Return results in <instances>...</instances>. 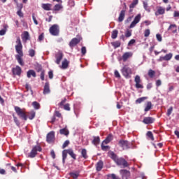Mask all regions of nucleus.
<instances>
[{"mask_svg":"<svg viewBox=\"0 0 179 179\" xmlns=\"http://www.w3.org/2000/svg\"><path fill=\"white\" fill-rule=\"evenodd\" d=\"M52 7V4L50 3H43L42 8L44 10H51V8Z\"/></svg>","mask_w":179,"mask_h":179,"instance_id":"26","label":"nucleus"},{"mask_svg":"<svg viewBox=\"0 0 179 179\" xmlns=\"http://www.w3.org/2000/svg\"><path fill=\"white\" fill-rule=\"evenodd\" d=\"M49 31L52 36H59V27H58L57 24H54L50 28Z\"/></svg>","mask_w":179,"mask_h":179,"instance_id":"6","label":"nucleus"},{"mask_svg":"<svg viewBox=\"0 0 179 179\" xmlns=\"http://www.w3.org/2000/svg\"><path fill=\"white\" fill-rule=\"evenodd\" d=\"M70 176L72 178L76 179L79 177V172H71L70 173Z\"/></svg>","mask_w":179,"mask_h":179,"instance_id":"37","label":"nucleus"},{"mask_svg":"<svg viewBox=\"0 0 179 179\" xmlns=\"http://www.w3.org/2000/svg\"><path fill=\"white\" fill-rule=\"evenodd\" d=\"M168 30H171L172 33H177V25L176 24H171Z\"/></svg>","mask_w":179,"mask_h":179,"instance_id":"28","label":"nucleus"},{"mask_svg":"<svg viewBox=\"0 0 179 179\" xmlns=\"http://www.w3.org/2000/svg\"><path fill=\"white\" fill-rule=\"evenodd\" d=\"M109 156L118 166H123V167H128V162L123 158H117V155L113 152H109Z\"/></svg>","mask_w":179,"mask_h":179,"instance_id":"1","label":"nucleus"},{"mask_svg":"<svg viewBox=\"0 0 179 179\" xmlns=\"http://www.w3.org/2000/svg\"><path fill=\"white\" fill-rule=\"evenodd\" d=\"M51 157L52 159H55V152H54V150H52L50 152Z\"/></svg>","mask_w":179,"mask_h":179,"instance_id":"62","label":"nucleus"},{"mask_svg":"<svg viewBox=\"0 0 179 179\" xmlns=\"http://www.w3.org/2000/svg\"><path fill=\"white\" fill-rule=\"evenodd\" d=\"M6 34V30L1 29L0 30V36H5Z\"/></svg>","mask_w":179,"mask_h":179,"instance_id":"59","label":"nucleus"},{"mask_svg":"<svg viewBox=\"0 0 179 179\" xmlns=\"http://www.w3.org/2000/svg\"><path fill=\"white\" fill-rule=\"evenodd\" d=\"M143 122L144 124H153V122H155V118L146 117L143 119Z\"/></svg>","mask_w":179,"mask_h":179,"instance_id":"16","label":"nucleus"},{"mask_svg":"<svg viewBox=\"0 0 179 179\" xmlns=\"http://www.w3.org/2000/svg\"><path fill=\"white\" fill-rule=\"evenodd\" d=\"M13 118H14V122H15L16 125H17L19 127V125H20V123L19 122L17 117L14 116Z\"/></svg>","mask_w":179,"mask_h":179,"instance_id":"56","label":"nucleus"},{"mask_svg":"<svg viewBox=\"0 0 179 179\" xmlns=\"http://www.w3.org/2000/svg\"><path fill=\"white\" fill-rule=\"evenodd\" d=\"M141 17H142V16L141 15V14H138L134 17V20H133V22L131 23V24L129 26L130 29H134V27H135V26H136V24H138V23H139V22H141Z\"/></svg>","mask_w":179,"mask_h":179,"instance_id":"7","label":"nucleus"},{"mask_svg":"<svg viewBox=\"0 0 179 179\" xmlns=\"http://www.w3.org/2000/svg\"><path fill=\"white\" fill-rule=\"evenodd\" d=\"M106 145V143L103 141L101 145L102 150H108V149H110V147L108 145Z\"/></svg>","mask_w":179,"mask_h":179,"instance_id":"41","label":"nucleus"},{"mask_svg":"<svg viewBox=\"0 0 179 179\" xmlns=\"http://www.w3.org/2000/svg\"><path fill=\"white\" fill-rule=\"evenodd\" d=\"M35 117H36V112L34 111L31 112L29 115V120H33V118H34Z\"/></svg>","mask_w":179,"mask_h":179,"instance_id":"45","label":"nucleus"},{"mask_svg":"<svg viewBox=\"0 0 179 179\" xmlns=\"http://www.w3.org/2000/svg\"><path fill=\"white\" fill-rule=\"evenodd\" d=\"M147 136L149 138L151 141H155V137H153V134L152 131H148L147 132Z\"/></svg>","mask_w":179,"mask_h":179,"instance_id":"42","label":"nucleus"},{"mask_svg":"<svg viewBox=\"0 0 179 179\" xmlns=\"http://www.w3.org/2000/svg\"><path fill=\"white\" fill-rule=\"evenodd\" d=\"M17 14L18 15V16H20V17H23V13L22 12L21 10H18L17 12Z\"/></svg>","mask_w":179,"mask_h":179,"instance_id":"60","label":"nucleus"},{"mask_svg":"<svg viewBox=\"0 0 179 179\" xmlns=\"http://www.w3.org/2000/svg\"><path fill=\"white\" fill-rule=\"evenodd\" d=\"M32 19L36 25L38 24V22L37 21V19H36V16H34V14L32 15Z\"/></svg>","mask_w":179,"mask_h":179,"instance_id":"55","label":"nucleus"},{"mask_svg":"<svg viewBox=\"0 0 179 179\" xmlns=\"http://www.w3.org/2000/svg\"><path fill=\"white\" fill-rule=\"evenodd\" d=\"M15 110L20 118H22L24 121L27 120V115H26L24 110L20 108L19 106H15Z\"/></svg>","mask_w":179,"mask_h":179,"instance_id":"5","label":"nucleus"},{"mask_svg":"<svg viewBox=\"0 0 179 179\" xmlns=\"http://www.w3.org/2000/svg\"><path fill=\"white\" fill-rule=\"evenodd\" d=\"M80 43V38H73L69 43V47L73 48L77 44Z\"/></svg>","mask_w":179,"mask_h":179,"instance_id":"11","label":"nucleus"},{"mask_svg":"<svg viewBox=\"0 0 179 179\" xmlns=\"http://www.w3.org/2000/svg\"><path fill=\"white\" fill-rule=\"evenodd\" d=\"M64 108L66 111H71V107H70V105L69 103H66V104L64 105Z\"/></svg>","mask_w":179,"mask_h":179,"instance_id":"51","label":"nucleus"},{"mask_svg":"<svg viewBox=\"0 0 179 179\" xmlns=\"http://www.w3.org/2000/svg\"><path fill=\"white\" fill-rule=\"evenodd\" d=\"M121 73L124 78L129 79V78H131V75H132V69L129 68V66L125 65L121 69Z\"/></svg>","mask_w":179,"mask_h":179,"instance_id":"3","label":"nucleus"},{"mask_svg":"<svg viewBox=\"0 0 179 179\" xmlns=\"http://www.w3.org/2000/svg\"><path fill=\"white\" fill-rule=\"evenodd\" d=\"M81 155H82V157L84 159H87V151L86 150V149H83L82 150Z\"/></svg>","mask_w":179,"mask_h":179,"instance_id":"40","label":"nucleus"},{"mask_svg":"<svg viewBox=\"0 0 179 179\" xmlns=\"http://www.w3.org/2000/svg\"><path fill=\"white\" fill-rule=\"evenodd\" d=\"M119 145L123 149H128L129 145H128V141H124V140H120L119 141Z\"/></svg>","mask_w":179,"mask_h":179,"instance_id":"17","label":"nucleus"},{"mask_svg":"<svg viewBox=\"0 0 179 179\" xmlns=\"http://www.w3.org/2000/svg\"><path fill=\"white\" fill-rule=\"evenodd\" d=\"M114 138V137L113 136V134H109L106 139L103 141V143H105V145H107L108 143H110V142L111 141H113V139Z\"/></svg>","mask_w":179,"mask_h":179,"instance_id":"24","label":"nucleus"},{"mask_svg":"<svg viewBox=\"0 0 179 179\" xmlns=\"http://www.w3.org/2000/svg\"><path fill=\"white\" fill-rule=\"evenodd\" d=\"M13 75H17V76H20L22 74V68L20 66H17L16 67L13 69Z\"/></svg>","mask_w":179,"mask_h":179,"instance_id":"12","label":"nucleus"},{"mask_svg":"<svg viewBox=\"0 0 179 179\" xmlns=\"http://www.w3.org/2000/svg\"><path fill=\"white\" fill-rule=\"evenodd\" d=\"M173 58V54L172 53H169L166 55L164 57H161L159 59V61H170Z\"/></svg>","mask_w":179,"mask_h":179,"instance_id":"15","label":"nucleus"},{"mask_svg":"<svg viewBox=\"0 0 179 179\" xmlns=\"http://www.w3.org/2000/svg\"><path fill=\"white\" fill-rule=\"evenodd\" d=\"M115 78H121V75L120 74V72H118V71L117 70L115 71Z\"/></svg>","mask_w":179,"mask_h":179,"instance_id":"57","label":"nucleus"},{"mask_svg":"<svg viewBox=\"0 0 179 179\" xmlns=\"http://www.w3.org/2000/svg\"><path fill=\"white\" fill-rule=\"evenodd\" d=\"M67 156H68L67 150H64L62 152V162L64 164H65V160L66 159Z\"/></svg>","mask_w":179,"mask_h":179,"instance_id":"31","label":"nucleus"},{"mask_svg":"<svg viewBox=\"0 0 179 179\" xmlns=\"http://www.w3.org/2000/svg\"><path fill=\"white\" fill-rule=\"evenodd\" d=\"M68 66H69V62L68 59H64V61L62 62V66H59V67L62 69H68Z\"/></svg>","mask_w":179,"mask_h":179,"instance_id":"18","label":"nucleus"},{"mask_svg":"<svg viewBox=\"0 0 179 179\" xmlns=\"http://www.w3.org/2000/svg\"><path fill=\"white\" fill-rule=\"evenodd\" d=\"M166 9L163 7H159L157 10L155 12V15L159 16V15H164Z\"/></svg>","mask_w":179,"mask_h":179,"instance_id":"20","label":"nucleus"},{"mask_svg":"<svg viewBox=\"0 0 179 179\" xmlns=\"http://www.w3.org/2000/svg\"><path fill=\"white\" fill-rule=\"evenodd\" d=\"M135 43H136L135 39H131V40L129 42L128 45H132V44H135Z\"/></svg>","mask_w":179,"mask_h":179,"instance_id":"63","label":"nucleus"},{"mask_svg":"<svg viewBox=\"0 0 179 179\" xmlns=\"http://www.w3.org/2000/svg\"><path fill=\"white\" fill-rule=\"evenodd\" d=\"M27 78H31V76H33V78H36V71H34V70L28 71L27 73Z\"/></svg>","mask_w":179,"mask_h":179,"instance_id":"29","label":"nucleus"},{"mask_svg":"<svg viewBox=\"0 0 179 179\" xmlns=\"http://www.w3.org/2000/svg\"><path fill=\"white\" fill-rule=\"evenodd\" d=\"M93 145H97L100 143V137L99 136H94V140L92 141Z\"/></svg>","mask_w":179,"mask_h":179,"instance_id":"32","label":"nucleus"},{"mask_svg":"<svg viewBox=\"0 0 179 179\" xmlns=\"http://www.w3.org/2000/svg\"><path fill=\"white\" fill-rule=\"evenodd\" d=\"M23 45L20 46H15V51L17 53V55H15V58L18 62L21 65V66H23L24 65V62H23Z\"/></svg>","mask_w":179,"mask_h":179,"instance_id":"2","label":"nucleus"},{"mask_svg":"<svg viewBox=\"0 0 179 179\" xmlns=\"http://www.w3.org/2000/svg\"><path fill=\"white\" fill-rule=\"evenodd\" d=\"M56 64H57V65H59V64H61V61H62V58H64V55H62V52H58L56 56Z\"/></svg>","mask_w":179,"mask_h":179,"instance_id":"13","label":"nucleus"},{"mask_svg":"<svg viewBox=\"0 0 179 179\" xmlns=\"http://www.w3.org/2000/svg\"><path fill=\"white\" fill-rule=\"evenodd\" d=\"M132 36V31L127 29L125 33V37H131Z\"/></svg>","mask_w":179,"mask_h":179,"instance_id":"46","label":"nucleus"},{"mask_svg":"<svg viewBox=\"0 0 179 179\" xmlns=\"http://www.w3.org/2000/svg\"><path fill=\"white\" fill-rule=\"evenodd\" d=\"M150 35V29H145L144 31V36L145 37H149Z\"/></svg>","mask_w":179,"mask_h":179,"instance_id":"49","label":"nucleus"},{"mask_svg":"<svg viewBox=\"0 0 179 179\" xmlns=\"http://www.w3.org/2000/svg\"><path fill=\"white\" fill-rule=\"evenodd\" d=\"M133 54L131 52H125L123 55H122V59L123 61L125 62V61H127L129 58H131V57H132Z\"/></svg>","mask_w":179,"mask_h":179,"instance_id":"21","label":"nucleus"},{"mask_svg":"<svg viewBox=\"0 0 179 179\" xmlns=\"http://www.w3.org/2000/svg\"><path fill=\"white\" fill-rule=\"evenodd\" d=\"M120 174L122 176V179H129V177H131V172L125 169L120 170Z\"/></svg>","mask_w":179,"mask_h":179,"instance_id":"10","label":"nucleus"},{"mask_svg":"<svg viewBox=\"0 0 179 179\" xmlns=\"http://www.w3.org/2000/svg\"><path fill=\"white\" fill-rule=\"evenodd\" d=\"M151 109H152V102L149 101L147 103V105L145 106L144 111L147 113V111H149V110H151Z\"/></svg>","mask_w":179,"mask_h":179,"instance_id":"35","label":"nucleus"},{"mask_svg":"<svg viewBox=\"0 0 179 179\" xmlns=\"http://www.w3.org/2000/svg\"><path fill=\"white\" fill-rule=\"evenodd\" d=\"M143 8L147 10V12H150V8H149V6H148V2L143 1Z\"/></svg>","mask_w":179,"mask_h":179,"instance_id":"44","label":"nucleus"},{"mask_svg":"<svg viewBox=\"0 0 179 179\" xmlns=\"http://www.w3.org/2000/svg\"><path fill=\"white\" fill-rule=\"evenodd\" d=\"M124 19H125V10H121V12L119 15L118 21L122 22L124 20Z\"/></svg>","mask_w":179,"mask_h":179,"instance_id":"25","label":"nucleus"},{"mask_svg":"<svg viewBox=\"0 0 179 179\" xmlns=\"http://www.w3.org/2000/svg\"><path fill=\"white\" fill-rule=\"evenodd\" d=\"M16 45L15 46H20V45H22V41H20V37H17V40H16Z\"/></svg>","mask_w":179,"mask_h":179,"instance_id":"50","label":"nucleus"},{"mask_svg":"<svg viewBox=\"0 0 179 179\" xmlns=\"http://www.w3.org/2000/svg\"><path fill=\"white\" fill-rule=\"evenodd\" d=\"M22 38L23 41H27L30 38V35L28 31H24L22 35Z\"/></svg>","mask_w":179,"mask_h":179,"instance_id":"23","label":"nucleus"},{"mask_svg":"<svg viewBox=\"0 0 179 179\" xmlns=\"http://www.w3.org/2000/svg\"><path fill=\"white\" fill-rule=\"evenodd\" d=\"M45 75V71H41V80H44V79H45V78H44Z\"/></svg>","mask_w":179,"mask_h":179,"instance_id":"58","label":"nucleus"},{"mask_svg":"<svg viewBox=\"0 0 179 179\" xmlns=\"http://www.w3.org/2000/svg\"><path fill=\"white\" fill-rule=\"evenodd\" d=\"M173 113V107H171L169 108L168 110H167V115L168 116H170L171 115V113Z\"/></svg>","mask_w":179,"mask_h":179,"instance_id":"52","label":"nucleus"},{"mask_svg":"<svg viewBox=\"0 0 179 179\" xmlns=\"http://www.w3.org/2000/svg\"><path fill=\"white\" fill-rule=\"evenodd\" d=\"M81 52H82L83 55H85V54H86V47L82 48Z\"/></svg>","mask_w":179,"mask_h":179,"instance_id":"61","label":"nucleus"},{"mask_svg":"<svg viewBox=\"0 0 179 179\" xmlns=\"http://www.w3.org/2000/svg\"><path fill=\"white\" fill-rule=\"evenodd\" d=\"M29 57H34V55H36V51H34V50L31 49L29 51Z\"/></svg>","mask_w":179,"mask_h":179,"instance_id":"47","label":"nucleus"},{"mask_svg":"<svg viewBox=\"0 0 179 179\" xmlns=\"http://www.w3.org/2000/svg\"><path fill=\"white\" fill-rule=\"evenodd\" d=\"M50 83H45L44 89H43V94H48L50 93Z\"/></svg>","mask_w":179,"mask_h":179,"instance_id":"22","label":"nucleus"},{"mask_svg":"<svg viewBox=\"0 0 179 179\" xmlns=\"http://www.w3.org/2000/svg\"><path fill=\"white\" fill-rule=\"evenodd\" d=\"M68 145H69V141H66L62 145V148L65 149V148H66V146H68Z\"/></svg>","mask_w":179,"mask_h":179,"instance_id":"54","label":"nucleus"},{"mask_svg":"<svg viewBox=\"0 0 179 179\" xmlns=\"http://www.w3.org/2000/svg\"><path fill=\"white\" fill-rule=\"evenodd\" d=\"M155 73L156 72L152 69H150L148 71V76H150V78H153Z\"/></svg>","mask_w":179,"mask_h":179,"instance_id":"43","label":"nucleus"},{"mask_svg":"<svg viewBox=\"0 0 179 179\" xmlns=\"http://www.w3.org/2000/svg\"><path fill=\"white\" fill-rule=\"evenodd\" d=\"M156 38H157V41H159V42H162V40H163V38L162 37V35L159 34H156Z\"/></svg>","mask_w":179,"mask_h":179,"instance_id":"48","label":"nucleus"},{"mask_svg":"<svg viewBox=\"0 0 179 179\" xmlns=\"http://www.w3.org/2000/svg\"><path fill=\"white\" fill-rule=\"evenodd\" d=\"M42 148L40 145H35L32 148L31 152L28 154V157L33 159L37 156V152H41Z\"/></svg>","mask_w":179,"mask_h":179,"instance_id":"4","label":"nucleus"},{"mask_svg":"<svg viewBox=\"0 0 179 179\" xmlns=\"http://www.w3.org/2000/svg\"><path fill=\"white\" fill-rule=\"evenodd\" d=\"M118 36V31L117 29H115L112 31L111 38L115 40Z\"/></svg>","mask_w":179,"mask_h":179,"instance_id":"36","label":"nucleus"},{"mask_svg":"<svg viewBox=\"0 0 179 179\" xmlns=\"http://www.w3.org/2000/svg\"><path fill=\"white\" fill-rule=\"evenodd\" d=\"M134 82L136 83V89H143V85H142V81L141 80V77L139 76H136Z\"/></svg>","mask_w":179,"mask_h":179,"instance_id":"8","label":"nucleus"},{"mask_svg":"<svg viewBox=\"0 0 179 179\" xmlns=\"http://www.w3.org/2000/svg\"><path fill=\"white\" fill-rule=\"evenodd\" d=\"M173 17H179V12L178 11H174Z\"/></svg>","mask_w":179,"mask_h":179,"instance_id":"64","label":"nucleus"},{"mask_svg":"<svg viewBox=\"0 0 179 179\" xmlns=\"http://www.w3.org/2000/svg\"><path fill=\"white\" fill-rule=\"evenodd\" d=\"M101 169H103V162L101 161H99L96 164V171H101Z\"/></svg>","mask_w":179,"mask_h":179,"instance_id":"33","label":"nucleus"},{"mask_svg":"<svg viewBox=\"0 0 179 179\" xmlns=\"http://www.w3.org/2000/svg\"><path fill=\"white\" fill-rule=\"evenodd\" d=\"M61 135H65V136H68L69 135V130L66 128L61 129L59 131Z\"/></svg>","mask_w":179,"mask_h":179,"instance_id":"27","label":"nucleus"},{"mask_svg":"<svg viewBox=\"0 0 179 179\" xmlns=\"http://www.w3.org/2000/svg\"><path fill=\"white\" fill-rule=\"evenodd\" d=\"M64 9V6H62V2H59V4L55 5L53 8V12H59V10H62Z\"/></svg>","mask_w":179,"mask_h":179,"instance_id":"14","label":"nucleus"},{"mask_svg":"<svg viewBox=\"0 0 179 179\" xmlns=\"http://www.w3.org/2000/svg\"><path fill=\"white\" fill-rule=\"evenodd\" d=\"M32 106H33L34 108H35V110L40 109V103H38V102H37V101H34L32 103Z\"/></svg>","mask_w":179,"mask_h":179,"instance_id":"39","label":"nucleus"},{"mask_svg":"<svg viewBox=\"0 0 179 179\" xmlns=\"http://www.w3.org/2000/svg\"><path fill=\"white\" fill-rule=\"evenodd\" d=\"M139 3V0H133L132 3L129 5V12H132L134 10V8Z\"/></svg>","mask_w":179,"mask_h":179,"instance_id":"19","label":"nucleus"},{"mask_svg":"<svg viewBox=\"0 0 179 179\" xmlns=\"http://www.w3.org/2000/svg\"><path fill=\"white\" fill-rule=\"evenodd\" d=\"M147 99L148 97L146 96L138 98L136 100V104H141V103H143V101H145Z\"/></svg>","mask_w":179,"mask_h":179,"instance_id":"34","label":"nucleus"},{"mask_svg":"<svg viewBox=\"0 0 179 179\" xmlns=\"http://www.w3.org/2000/svg\"><path fill=\"white\" fill-rule=\"evenodd\" d=\"M113 47H114V48H118V47H120L121 45V42L116 41L113 43H111Z\"/></svg>","mask_w":179,"mask_h":179,"instance_id":"38","label":"nucleus"},{"mask_svg":"<svg viewBox=\"0 0 179 179\" xmlns=\"http://www.w3.org/2000/svg\"><path fill=\"white\" fill-rule=\"evenodd\" d=\"M55 140V132L50 131L47 135V142H48V143H52V142H54Z\"/></svg>","mask_w":179,"mask_h":179,"instance_id":"9","label":"nucleus"},{"mask_svg":"<svg viewBox=\"0 0 179 179\" xmlns=\"http://www.w3.org/2000/svg\"><path fill=\"white\" fill-rule=\"evenodd\" d=\"M67 153L72 157V159H74V160H76V154L73 153V150L69 149L67 150Z\"/></svg>","mask_w":179,"mask_h":179,"instance_id":"30","label":"nucleus"},{"mask_svg":"<svg viewBox=\"0 0 179 179\" xmlns=\"http://www.w3.org/2000/svg\"><path fill=\"white\" fill-rule=\"evenodd\" d=\"M49 79H52L54 78V73H52V71H50L48 72Z\"/></svg>","mask_w":179,"mask_h":179,"instance_id":"53","label":"nucleus"}]
</instances>
